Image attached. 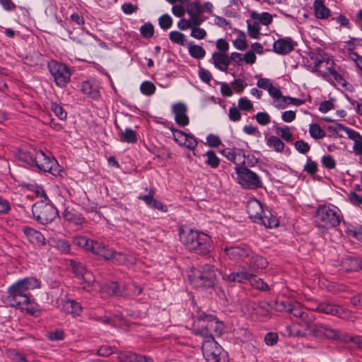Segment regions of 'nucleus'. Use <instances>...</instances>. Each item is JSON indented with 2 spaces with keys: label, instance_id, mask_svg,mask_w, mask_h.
<instances>
[{
  "label": "nucleus",
  "instance_id": "nucleus-18",
  "mask_svg": "<svg viewBox=\"0 0 362 362\" xmlns=\"http://www.w3.org/2000/svg\"><path fill=\"white\" fill-rule=\"evenodd\" d=\"M22 230L29 242L37 248L46 245V239L41 232L29 226H24Z\"/></svg>",
  "mask_w": 362,
  "mask_h": 362
},
{
  "label": "nucleus",
  "instance_id": "nucleus-43",
  "mask_svg": "<svg viewBox=\"0 0 362 362\" xmlns=\"http://www.w3.org/2000/svg\"><path fill=\"white\" fill-rule=\"evenodd\" d=\"M173 134V139L179 145L182 146L186 141L188 134L182 130L177 129L173 126L169 128Z\"/></svg>",
  "mask_w": 362,
  "mask_h": 362
},
{
  "label": "nucleus",
  "instance_id": "nucleus-27",
  "mask_svg": "<svg viewBox=\"0 0 362 362\" xmlns=\"http://www.w3.org/2000/svg\"><path fill=\"white\" fill-rule=\"evenodd\" d=\"M91 252L105 259H110L115 255V250L110 247L108 245L95 240L93 247H92Z\"/></svg>",
  "mask_w": 362,
  "mask_h": 362
},
{
  "label": "nucleus",
  "instance_id": "nucleus-15",
  "mask_svg": "<svg viewBox=\"0 0 362 362\" xmlns=\"http://www.w3.org/2000/svg\"><path fill=\"white\" fill-rule=\"evenodd\" d=\"M298 43L291 37L279 38L273 43V50L275 53L280 55H286L291 52Z\"/></svg>",
  "mask_w": 362,
  "mask_h": 362
},
{
  "label": "nucleus",
  "instance_id": "nucleus-63",
  "mask_svg": "<svg viewBox=\"0 0 362 362\" xmlns=\"http://www.w3.org/2000/svg\"><path fill=\"white\" fill-rule=\"evenodd\" d=\"M288 98L289 96H283L281 95L279 98L273 101L272 105L279 110L284 109L290 105Z\"/></svg>",
  "mask_w": 362,
  "mask_h": 362
},
{
  "label": "nucleus",
  "instance_id": "nucleus-10",
  "mask_svg": "<svg viewBox=\"0 0 362 362\" xmlns=\"http://www.w3.org/2000/svg\"><path fill=\"white\" fill-rule=\"evenodd\" d=\"M202 350L206 362H229L227 351L214 339H211L210 341H203Z\"/></svg>",
  "mask_w": 362,
  "mask_h": 362
},
{
  "label": "nucleus",
  "instance_id": "nucleus-62",
  "mask_svg": "<svg viewBox=\"0 0 362 362\" xmlns=\"http://www.w3.org/2000/svg\"><path fill=\"white\" fill-rule=\"evenodd\" d=\"M135 352L124 351L118 354L117 358L119 362H134Z\"/></svg>",
  "mask_w": 362,
  "mask_h": 362
},
{
  "label": "nucleus",
  "instance_id": "nucleus-29",
  "mask_svg": "<svg viewBox=\"0 0 362 362\" xmlns=\"http://www.w3.org/2000/svg\"><path fill=\"white\" fill-rule=\"evenodd\" d=\"M250 277H251V273L247 271L245 267H243V270L241 271L232 272L227 275L226 279L231 283H243L245 281H248Z\"/></svg>",
  "mask_w": 362,
  "mask_h": 362
},
{
  "label": "nucleus",
  "instance_id": "nucleus-32",
  "mask_svg": "<svg viewBox=\"0 0 362 362\" xmlns=\"http://www.w3.org/2000/svg\"><path fill=\"white\" fill-rule=\"evenodd\" d=\"M333 65H334V62L332 59H328L326 62V66H325V69L326 71H325V72H327V76H328V74L331 75L332 76H333V78H334V80L339 84L341 85H345L346 83V81L345 79L344 78V77L339 74L336 70L333 67Z\"/></svg>",
  "mask_w": 362,
  "mask_h": 362
},
{
  "label": "nucleus",
  "instance_id": "nucleus-1",
  "mask_svg": "<svg viewBox=\"0 0 362 362\" xmlns=\"http://www.w3.org/2000/svg\"><path fill=\"white\" fill-rule=\"evenodd\" d=\"M41 286L40 280L36 277L28 276L19 279L7 288L6 302L11 307L37 316L40 312V306L34 300L29 291L40 288Z\"/></svg>",
  "mask_w": 362,
  "mask_h": 362
},
{
  "label": "nucleus",
  "instance_id": "nucleus-55",
  "mask_svg": "<svg viewBox=\"0 0 362 362\" xmlns=\"http://www.w3.org/2000/svg\"><path fill=\"white\" fill-rule=\"evenodd\" d=\"M295 149L302 154H306L310 150V146L304 140H298L293 144Z\"/></svg>",
  "mask_w": 362,
  "mask_h": 362
},
{
  "label": "nucleus",
  "instance_id": "nucleus-58",
  "mask_svg": "<svg viewBox=\"0 0 362 362\" xmlns=\"http://www.w3.org/2000/svg\"><path fill=\"white\" fill-rule=\"evenodd\" d=\"M255 119L262 126H267L271 122V117L266 112H258L255 115Z\"/></svg>",
  "mask_w": 362,
  "mask_h": 362
},
{
  "label": "nucleus",
  "instance_id": "nucleus-26",
  "mask_svg": "<svg viewBox=\"0 0 362 362\" xmlns=\"http://www.w3.org/2000/svg\"><path fill=\"white\" fill-rule=\"evenodd\" d=\"M246 264L251 270L256 271L267 267L268 262L263 257L255 254L251 250V255H249L246 259Z\"/></svg>",
  "mask_w": 362,
  "mask_h": 362
},
{
  "label": "nucleus",
  "instance_id": "nucleus-24",
  "mask_svg": "<svg viewBox=\"0 0 362 362\" xmlns=\"http://www.w3.org/2000/svg\"><path fill=\"white\" fill-rule=\"evenodd\" d=\"M63 308L66 313L73 315L74 317L81 316L83 312L81 303L69 298L63 300Z\"/></svg>",
  "mask_w": 362,
  "mask_h": 362
},
{
  "label": "nucleus",
  "instance_id": "nucleus-42",
  "mask_svg": "<svg viewBox=\"0 0 362 362\" xmlns=\"http://www.w3.org/2000/svg\"><path fill=\"white\" fill-rule=\"evenodd\" d=\"M247 33L250 37L252 39H259L260 35V25L257 21H255L252 23L249 21H247Z\"/></svg>",
  "mask_w": 362,
  "mask_h": 362
},
{
  "label": "nucleus",
  "instance_id": "nucleus-49",
  "mask_svg": "<svg viewBox=\"0 0 362 362\" xmlns=\"http://www.w3.org/2000/svg\"><path fill=\"white\" fill-rule=\"evenodd\" d=\"M325 324L323 323H313L310 327L305 329L309 330L310 334L316 337H323Z\"/></svg>",
  "mask_w": 362,
  "mask_h": 362
},
{
  "label": "nucleus",
  "instance_id": "nucleus-5",
  "mask_svg": "<svg viewBox=\"0 0 362 362\" xmlns=\"http://www.w3.org/2000/svg\"><path fill=\"white\" fill-rule=\"evenodd\" d=\"M247 212L254 223L264 225L267 228L279 226L277 218L268 209H264L262 202L255 198L247 201Z\"/></svg>",
  "mask_w": 362,
  "mask_h": 362
},
{
  "label": "nucleus",
  "instance_id": "nucleus-64",
  "mask_svg": "<svg viewBox=\"0 0 362 362\" xmlns=\"http://www.w3.org/2000/svg\"><path fill=\"white\" fill-rule=\"evenodd\" d=\"M231 85L233 87L235 93L241 94L244 89L247 86V83L243 79L236 78L232 83Z\"/></svg>",
  "mask_w": 362,
  "mask_h": 362
},
{
  "label": "nucleus",
  "instance_id": "nucleus-6",
  "mask_svg": "<svg viewBox=\"0 0 362 362\" xmlns=\"http://www.w3.org/2000/svg\"><path fill=\"white\" fill-rule=\"evenodd\" d=\"M219 274L218 270L215 266L206 264L192 272V274L189 276L191 284L197 288L207 289L214 288L217 276Z\"/></svg>",
  "mask_w": 362,
  "mask_h": 362
},
{
  "label": "nucleus",
  "instance_id": "nucleus-44",
  "mask_svg": "<svg viewBox=\"0 0 362 362\" xmlns=\"http://www.w3.org/2000/svg\"><path fill=\"white\" fill-rule=\"evenodd\" d=\"M188 52L191 57L195 59H202L206 54L205 49L199 45L189 44Z\"/></svg>",
  "mask_w": 362,
  "mask_h": 362
},
{
  "label": "nucleus",
  "instance_id": "nucleus-51",
  "mask_svg": "<svg viewBox=\"0 0 362 362\" xmlns=\"http://www.w3.org/2000/svg\"><path fill=\"white\" fill-rule=\"evenodd\" d=\"M169 39L180 45H184L186 41L185 35L177 30L171 31L169 33Z\"/></svg>",
  "mask_w": 362,
  "mask_h": 362
},
{
  "label": "nucleus",
  "instance_id": "nucleus-35",
  "mask_svg": "<svg viewBox=\"0 0 362 362\" xmlns=\"http://www.w3.org/2000/svg\"><path fill=\"white\" fill-rule=\"evenodd\" d=\"M203 156L206 158L205 160L206 165L214 169L217 168L219 166L221 160L215 151L209 150L203 155Z\"/></svg>",
  "mask_w": 362,
  "mask_h": 362
},
{
  "label": "nucleus",
  "instance_id": "nucleus-33",
  "mask_svg": "<svg viewBox=\"0 0 362 362\" xmlns=\"http://www.w3.org/2000/svg\"><path fill=\"white\" fill-rule=\"evenodd\" d=\"M266 144L267 146L273 148V150L277 153H282L285 148L284 143L276 136H271L267 138Z\"/></svg>",
  "mask_w": 362,
  "mask_h": 362
},
{
  "label": "nucleus",
  "instance_id": "nucleus-57",
  "mask_svg": "<svg viewBox=\"0 0 362 362\" xmlns=\"http://www.w3.org/2000/svg\"><path fill=\"white\" fill-rule=\"evenodd\" d=\"M46 336L52 341H62L65 338V333L62 329H56L49 332Z\"/></svg>",
  "mask_w": 362,
  "mask_h": 362
},
{
  "label": "nucleus",
  "instance_id": "nucleus-16",
  "mask_svg": "<svg viewBox=\"0 0 362 362\" xmlns=\"http://www.w3.org/2000/svg\"><path fill=\"white\" fill-rule=\"evenodd\" d=\"M310 64L307 65L308 69L313 73L317 74L319 76L327 77V72L320 69L323 65L326 66V62L329 58H325L320 54L311 52L310 54Z\"/></svg>",
  "mask_w": 362,
  "mask_h": 362
},
{
  "label": "nucleus",
  "instance_id": "nucleus-23",
  "mask_svg": "<svg viewBox=\"0 0 362 362\" xmlns=\"http://www.w3.org/2000/svg\"><path fill=\"white\" fill-rule=\"evenodd\" d=\"M220 153L236 166H242L245 163L244 154L239 149L224 148Z\"/></svg>",
  "mask_w": 362,
  "mask_h": 362
},
{
  "label": "nucleus",
  "instance_id": "nucleus-14",
  "mask_svg": "<svg viewBox=\"0 0 362 362\" xmlns=\"http://www.w3.org/2000/svg\"><path fill=\"white\" fill-rule=\"evenodd\" d=\"M227 257L234 262H246L249 255H251V248L245 244L226 246L223 249Z\"/></svg>",
  "mask_w": 362,
  "mask_h": 362
},
{
  "label": "nucleus",
  "instance_id": "nucleus-40",
  "mask_svg": "<svg viewBox=\"0 0 362 362\" xmlns=\"http://www.w3.org/2000/svg\"><path fill=\"white\" fill-rule=\"evenodd\" d=\"M318 170L317 163L312 160L310 156H307L306 162L303 166V171L310 176H314Z\"/></svg>",
  "mask_w": 362,
  "mask_h": 362
},
{
  "label": "nucleus",
  "instance_id": "nucleus-13",
  "mask_svg": "<svg viewBox=\"0 0 362 362\" xmlns=\"http://www.w3.org/2000/svg\"><path fill=\"white\" fill-rule=\"evenodd\" d=\"M70 265L76 276L81 279L82 281L80 284L83 289L89 291L95 281L93 274L88 271L85 266L81 262L71 261Z\"/></svg>",
  "mask_w": 362,
  "mask_h": 362
},
{
  "label": "nucleus",
  "instance_id": "nucleus-61",
  "mask_svg": "<svg viewBox=\"0 0 362 362\" xmlns=\"http://www.w3.org/2000/svg\"><path fill=\"white\" fill-rule=\"evenodd\" d=\"M141 35L145 38H150L154 34V28L150 23H146L140 28Z\"/></svg>",
  "mask_w": 362,
  "mask_h": 362
},
{
  "label": "nucleus",
  "instance_id": "nucleus-8",
  "mask_svg": "<svg viewBox=\"0 0 362 362\" xmlns=\"http://www.w3.org/2000/svg\"><path fill=\"white\" fill-rule=\"evenodd\" d=\"M236 182L243 189L256 190L263 187L261 176L246 166H235Z\"/></svg>",
  "mask_w": 362,
  "mask_h": 362
},
{
  "label": "nucleus",
  "instance_id": "nucleus-2",
  "mask_svg": "<svg viewBox=\"0 0 362 362\" xmlns=\"http://www.w3.org/2000/svg\"><path fill=\"white\" fill-rule=\"evenodd\" d=\"M16 158L30 167H35L40 170L48 172L54 176H62L63 170L57 160L42 150L32 146L25 147L19 150Z\"/></svg>",
  "mask_w": 362,
  "mask_h": 362
},
{
  "label": "nucleus",
  "instance_id": "nucleus-28",
  "mask_svg": "<svg viewBox=\"0 0 362 362\" xmlns=\"http://www.w3.org/2000/svg\"><path fill=\"white\" fill-rule=\"evenodd\" d=\"M63 217L65 221L74 224L76 226H81L86 223V218L75 210L66 209L63 212Z\"/></svg>",
  "mask_w": 362,
  "mask_h": 362
},
{
  "label": "nucleus",
  "instance_id": "nucleus-4",
  "mask_svg": "<svg viewBox=\"0 0 362 362\" xmlns=\"http://www.w3.org/2000/svg\"><path fill=\"white\" fill-rule=\"evenodd\" d=\"M223 322L215 316L202 314L194 320L192 332L197 336L202 337L203 341H210L211 339H214V337H220L223 334Z\"/></svg>",
  "mask_w": 362,
  "mask_h": 362
},
{
  "label": "nucleus",
  "instance_id": "nucleus-11",
  "mask_svg": "<svg viewBox=\"0 0 362 362\" xmlns=\"http://www.w3.org/2000/svg\"><path fill=\"white\" fill-rule=\"evenodd\" d=\"M47 68L58 87L64 88L69 82L71 71L65 64L51 60L47 64Z\"/></svg>",
  "mask_w": 362,
  "mask_h": 362
},
{
  "label": "nucleus",
  "instance_id": "nucleus-53",
  "mask_svg": "<svg viewBox=\"0 0 362 362\" xmlns=\"http://www.w3.org/2000/svg\"><path fill=\"white\" fill-rule=\"evenodd\" d=\"M238 107L241 110L250 112L253 110V104L247 97H242L238 101Z\"/></svg>",
  "mask_w": 362,
  "mask_h": 362
},
{
  "label": "nucleus",
  "instance_id": "nucleus-45",
  "mask_svg": "<svg viewBox=\"0 0 362 362\" xmlns=\"http://www.w3.org/2000/svg\"><path fill=\"white\" fill-rule=\"evenodd\" d=\"M233 45L237 49L241 51L245 50L247 48L248 45L246 40V35L243 31H239V36L233 40Z\"/></svg>",
  "mask_w": 362,
  "mask_h": 362
},
{
  "label": "nucleus",
  "instance_id": "nucleus-25",
  "mask_svg": "<svg viewBox=\"0 0 362 362\" xmlns=\"http://www.w3.org/2000/svg\"><path fill=\"white\" fill-rule=\"evenodd\" d=\"M211 59L214 66L221 71H226L230 64L229 56L223 52H214Z\"/></svg>",
  "mask_w": 362,
  "mask_h": 362
},
{
  "label": "nucleus",
  "instance_id": "nucleus-37",
  "mask_svg": "<svg viewBox=\"0 0 362 362\" xmlns=\"http://www.w3.org/2000/svg\"><path fill=\"white\" fill-rule=\"evenodd\" d=\"M274 122V129L276 130L277 134H280V136L282 139L286 141L290 142L293 141V134L291 132V128L288 126H284L283 127H280L276 123Z\"/></svg>",
  "mask_w": 362,
  "mask_h": 362
},
{
  "label": "nucleus",
  "instance_id": "nucleus-48",
  "mask_svg": "<svg viewBox=\"0 0 362 362\" xmlns=\"http://www.w3.org/2000/svg\"><path fill=\"white\" fill-rule=\"evenodd\" d=\"M323 337L334 341H338L340 339L339 332L325 324L323 332Z\"/></svg>",
  "mask_w": 362,
  "mask_h": 362
},
{
  "label": "nucleus",
  "instance_id": "nucleus-59",
  "mask_svg": "<svg viewBox=\"0 0 362 362\" xmlns=\"http://www.w3.org/2000/svg\"><path fill=\"white\" fill-rule=\"evenodd\" d=\"M348 202L356 206H361L362 205V195L357 194L356 192H350L347 194Z\"/></svg>",
  "mask_w": 362,
  "mask_h": 362
},
{
  "label": "nucleus",
  "instance_id": "nucleus-22",
  "mask_svg": "<svg viewBox=\"0 0 362 362\" xmlns=\"http://www.w3.org/2000/svg\"><path fill=\"white\" fill-rule=\"evenodd\" d=\"M115 129L117 131L119 140L121 142L127 144H136L138 141L137 133L130 127L122 129L117 124H115Z\"/></svg>",
  "mask_w": 362,
  "mask_h": 362
},
{
  "label": "nucleus",
  "instance_id": "nucleus-56",
  "mask_svg": "<svg viewBox=\"0 0 362 362\" xmlns=\"http://www.w3.org/2000/svg\"><path fill=\"white\" fill-rule=\"evenodd\" d=\"M191 29V37L197 40H203L206 36V31L204 28H199V25H192Z\"/></svg>",
  "mask_w": 362,
  "mask_h": 362
},
{
  "label": "nucleus",
  "instance_id": "nucleus-31",
  "mask_svg": "<svg viewBox=\"0 0 362 362\" xmlns=\"http://www.w3.org/2000/svg\"><path fill=\"white\" fill-rule=\"evenodd\" d=\"M315 17L318 19H325L329 16L330 9L320 0H315L313 4Z\"/></svg>",
  "mask_w": 362,
  "mask_h": 362
},
{
  "label": "nucleus",
  "instance_id": "nucleus-21",
  "mask_svg": "<svg viewBox=\"0 0 362 362\" xmlns=\"http://www.w3.org/2000/svg\"><path fill=\"white\" fill-rule=\"evenodd\" d=\"M81 91L93 100H98L100 97L99 83L94 78H89L83 81L81 86Z\"/></svg>",
  "mask_w": 362,
  "mask_h": 362
},
{
  "label": "nucleus",
  "instance_id": "nucleus-7",
  "mask_svg": "<svg viewBox=\"0 0 362 362\" xmlns=\"http://www.w3.org/2000/svg\"><path fill=\"white\" fill-rule=\"evenodd\" d=\"M315 216L317 221H320L322 227L325 228H335L343 219L341 210L331 204L319 205Z\"/></svg>",
  "mask_w": 362,
  "mask_h": 362
},
{
  "label": "nucleus",
  "instance_id": "nucleus-30",
  "mask_svg": "<svg viewBox=\"0 0 362 362\" xmlns=\"http://www.w3.org/2000/svg\"><path fill=\"white\" fill-rule=\"evenodd\" d=\"M95 241L84 235H76L73 238L74 245L90 252H92V247H93Z\"/></svg>",
  "mask_w": 362,
  "mask_h": 362
},
{
  "label": "nucleus",
  "instance_id": "nucleus-46",
  "mask_svg": "<svg viewBox=\"0 0 362 362\" xmlns=\"http://www.w3.org/2000/svg\"><path fill=\"white\" fill-rule=\"evenodd\" d=\"M142 288L134 282H129L125 285L124 294L132 296H137L142 293Z\"/></svg>",
  "mask_w": 362,
  "mask_h": 362
},
{
  "label": "nucleus",
  "instance_id": "nucleus-17",
  "mask_svg": "<svg viewBox=\"0 0 362 362\" xmlns=\"http://www.w3.org/2000/svg\"><path fill=\"white\" fill-rule=\"evenodd\" d=\"M172 112L176 124L180 127H185L189 123L187 116V107L183 103H177L172 106Z\"/></svg>",
  "mask_w": 362,
  "mask_h": 362
},
{
  "label": "nucleus",
  "instance_id": "nucleus-38",
  "mask_svg": "<svg viewBox=\"0 0 362 362\" xmlns=\"http://www.w3.org/2000/svg\"><path fill=\"white\" fill-rule=\"evenodd\" d=\"M248 281L250 284L255 288L267 291L270 288L268 284L264 282L262 279L259 278L257 275L251 273V277L249 278Z\"/></svg>",
  "mask_w": 362,
  "mask_h": 362
},
{
  "label": "nucleus",
  "instance_id": "nucleus-36",
  "mask_svg": "<svg viewBox=\"0 0 362 362\" xmlns=\"http://www.w3.org/2000/svg\"><path fill=\"white\" fill-rule=\"evenodd\" d=\"M354 141L353 152L356 156L362 157V136L356 131L355 133L349 138Z\"/></svg>",
  "mask_w": 362,
  "mask_h": 362
},
{
  "label": "nucleus",
  "instance_id": "nucleus-39",
  "mask_svg": "<svg viewBox=\"0 0 362 362\" xmlns=\"http://www.w3.org/2000/svg\"><path fill=\"white\" fill-rule=\"evenodd\" d=\"M309 134L314 139H321L326 136V132L317 123H312L309 125Z\"/></svg>",
  "mask_w": 362,
  "mask_h": 362
},
{
  "label": "nucleus",
  "instance_id": "nucleus-3",
  "mask_svg": "<svg viewBox=\"0 0 362 362\" xmlns=\"http://www.w3.org/2000/svg\"><path fill=\"white\" fill-rule=\"evenodd\" d=\"M180 240L190 252L199 255H207L214 249L211 238L199 230L189 228H181L179 232Z\"/></svg>",
  "mask_w": 362,
  "mask_h": 362
},
{
  "label": "nucleus",
  "instance_id": "nucleus-12",
  "mask_svg": "<svg viewBox=\"0 0 362 362\" xmlns=\"http://www.w3.org/2000/svg\"><path fill=\"white\" fill-rule=\"evenodd\" d=\"M313 310L327 315L337 317L343 320L349 319L352 313L349 309L339 305L332 304L329 303H319Z\"/></svg>",
  "mask_w": 362,
  "mask_h": 362
},
{
  "label": "nucleus",
  "instance_id": "nucleus-19",
  "mask_svg": "<svg viewBox=\"0 0 362 362\" xmlns=\"http://www.w3.org/2000/svg\"><path fill=\"white\" fill-rule=\"evenodd\" d=\"M146 190H148V188H146ZM155 194V191L153 189L151 188L148 189V194H140L138 196V199L139 200H142L144 203L149 207L153 209H158L162 212H167L168 207L166 204H163L160 201L153 198Z\"/></svg>",
  "mask_w": 362,
  "mask_h": 362
},
{
  "label": "nucleus",
  "instance_id": "nucleus-20",
  "mask_svg": "<svg viewBox=\"0 0 362 362\" xmlns=\"http://www.w3.org/2000/svg\"><path fill=\"white\" fill-rule=\"evenodd\" d=\"M362 269V259L355 255H347L341 260V269L344 272H357Z\"/></svg>",
  "mask_w": 362,
  "mask_h": 362
},
{
  "label": "nucleus",
  "instance_id": "nucleus-9",
  "mask_svg": "<svg viewBox=\"0 0 362 362\" xmlns=\"http://www.w3.org/2000/svg\"><path fill=\"white\" fill-rule=\"evenodd\" d=\"M34 218L40 224H47L53 221L58 216L57 208L49 202L43 200L37 202L32 206Z\"/></svg>",
  "mask_w": 362,
  "mask_h": 362
},
{
  "label": "nucleus",
  "instance_id": "nucleus-50",
  "mask_svg": "<svg viewBox=\"0 0 362 362\" xmlns=\"http://www.w3.org/2000/svg\"><path fill=\"white\" fill-rule=\"evenodd\" d=\"M155 85L148 81L143 82L140 86V90L145 95H151L156 92Z\"/></svg>",
  "mask_w": 362,
  "mask_h": 362
},
{
  "label": "nucleus",
  "instance_id": "nucleus-47",
  "mask_svg": "<svg viewBox=\"0 0 362 362\" xmlns=\"http://www.w3.org/2000/svg\"><path fill=\"white\" fill-rule=\"evenodd\" d=\"M54 115L61 120H66L67 117V112L64 107L57 103H52L50 107Z\"/></svg>",
  "mask_w": 362,
  "mask_h": 362
},
{
  "label": "nucleus",
  "instance_id": "nucleus-52",
  "mask_svg": "<svg viewBox=\"0 0 362 362\" xmlns=\"http://www.w3.org/2000/svg\"><path fill=\"white\" fill-rule=\"evenodd\" d=\"M321 163L327 170L335 168L337 162L332 155H325L321 157Z\"/></svg>",
  "mask_w": 362,
  "mask_h": 362
},
{
  "label": "nucleus",
  "instance_id": "nucleus-60",
  "mask_svg": "<svg viewBox=\"0 0 362 362\" xmlns=\"http://www.w3.org/2000/svg\"><path fill=\"white\" fill-rule=\"evenodd\" d=\"M186 11L188 15L202 13L203 8L198 1H192L187 4Z\"/></svg>",
  "mask_w": 362,
  "mask_h": 362
},
{
  "label": "nucleus",
  "instance_id": "nucleus-54",
  "mask_svg": "<svg viewBox=\"0 0 362 362\" xmlns=\"http://www.w3.org/2000/svg\"><path fill=\"white\" fill-rule=\"evenodd\" d=\"M173 18L169 14H163L158 18V24L163 30L169 29L173 25Z\"/></svg>",
  "mask_w": 362,
  "mask_h": 362
},
{
  "label": "nucleus",
  "instance_id": "nucleus-34",
  "mask_svg": "<svg viewBox=\"0 0 362 362\" xmlns=\"http://www.w3.org/2000/svg\"><path fill=\"white\" fill-rule=\"evenodd\" d=\"M103 290L109 296H122L124 293V291L121 289L119 284L117 281L106 283L103 285Z\"/></svg>",
  "mask_w": 362,
  "mask_h": 362
},
{
  "label": "nucleus",
  "instance_id": "nucleus-41",
  "mask_svg": "<svg viewBox=\"0 0 362 362\" xmlns=\"http://www.w3.org/2000/svg\"><path fill=\"white\" fill-rule=\"evenodd\" d=\"M298 319L300 320V322H298V324L300 326L305 327L306 329L310 327V325L314 322L315 317L312 313L305 310Z\"/></svg>",
  "mask_w": 362,
  "mask_h": 362
}]
</instances>
